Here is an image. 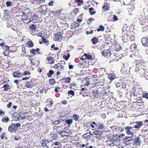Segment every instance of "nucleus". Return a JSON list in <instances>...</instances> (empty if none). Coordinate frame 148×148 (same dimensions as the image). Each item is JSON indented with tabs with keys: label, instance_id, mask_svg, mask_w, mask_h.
<instances>
[{
	"label": "nucleus",
	"instance_id": "nucleus-1",
	"mask_svg": "<svg viewBox=\"0 0 148 148\" xmlns=\"http://www.w3.org/2000/svg\"><path fill=\"white\" fill-rule=\"evenodd\" d=\"M27 17L29 18L27 19H30V22L31 20H36L38 17V15L35 14L32 10H30L27 13Z\"/></svg>",
	"mask_w": 148,
	"mask_h": 148
},
{
	"label": "nucleus",
	"instance_id": "nucleus-2",
	"mask_svg": "<svg viewBox=\"0 0 148 148\" xmlns=\"http://www.w3.org/2000/svg\"><path fill=\"white\" fill-rule=\"evenodd\" d=\"M21 125L19 123L13 124L9 127L8 130L9 132H13L18 129V127H20Z\"/></svg>",
	"mask_w": 148,
	"mask_h": 148
},
{
	"label": "nucleus",
	"instance_id": "nucleus-3",
	"mask_svg": "<svg viewBox=\"0 0 148 148\" xmlns=\"http://www.w3.org/2000/svg\"><path fill=\"white\" fill-rule=\"evenodd\" d=\"M131 124L134 125L133 128L138 130L140 129L141 127L143 125V123L141 121H137L135 122L133 121L130 123V124Z\"/></svg>",
	"mask_w": 148,
	"mask_h": 148
},
{
	"label": "nucleus",
	"instance_id": "nucleus-4",
	"mask_svg": "<svg viewBox=\"0 0 148 148\" xmlns=\"http://www.w3.org/2000/svg\"><path fill=\"white\" fill-rule=\"evenodd\" d=\"M54 35L55 37L54 39L55 40L61 41L62 40L63 36L60 32L55 33Z\"/></svg>",
	"mask_w": 148,
	"mask_h": 148
},
{
	"label": "nucleus",
	"instance_id": "nucleus-5",
	"mask_svg": "<svg viewBox=\"0 0 148 148\" xmlns=\"http://www.w3.org/2000/svg\"><path fill=\"white\" fill-rule=\"evenodd\" d=\"M133 128V127H132L131 126H128L125 127V128H124L127 134L128 135H133L134 134V132L132 131Z\"/></svg>",
	"mask_w": 148,
	"mask_h": 148
},
{
	"label": "nucleus",
	"instance_id": "nucleus-6",
	"mask_svg": "<svg viewBox=\"0 0 148 148\" xmlns=\"http://www.w3.org/2000/svg\"><path fill=\"white\" fill-rule=\"evenodd\" d=\"M135 61L137 62L136 65L140 67L144 66L146 65V63L142 59H140L135 60Z\"/></svg>",
	"mask_w": 148,
	"mask_h": 148
},
{
	"label": "nucleus",
	"instance_id": "nucleus-7",
	"mask_svg": "<svg viewBox=\"0 0 148 148\" xmlns=\"http://www.w3.org/2000/svg\"><path fill=\"white\" fill-rule=\"evenodd\" d=\"M102 55L105 57H107V58H110L111 54V53L110 49H107L105 50H103L102 52Z\"/></svg>",
	"mask_w": 148,
	"mask_h": 148
},
{
	"label": "nucleus",
	"instance_id": "nucleus-8",
	"mask_svg": "<svg viewBox=\"0 0 148 148\" xmlns=\"http://www.w3.org/2000/svg\"><path fill=\"white\" fill-rule=\"evenodd\" d=\"M100 89V88H99L96 90H93L92 91V94L93 96L95 97H98L99 96L101 92L99 90Z\"/></svg>",
	"mask_w": 148,
	"mask_h": 148
},
{
	"label": "nucleus",
	"instance_id": "nucleus-9",
	"mask_svg": "<svg viewBox=\"0 0 148 148\" xmlns=\"http://www.w3.org/2000/svg\"><path fill=\"white\" fill-rule=\"evenodd\" d=\"M141 42L143 45L145 47H148V38H142L141 39Z\"/></svg>",
	"mask_w": 148,
	"mask_h": 148
},
{
	"label": "nucleus",
	"instance_id": "nucleus-10",
	"mask_svg": "<svg viewBox=\"0 0 148 148\" xmlns=\"http://www.w3.org/2000/svg\"><path fill=\"white\" fill-rule=\"evenodd\" d=\"M85 56L86 58V60H87L88 61L89 64H92V63H90V61L92 62V61L94 60V58H92V56L91 55H90L89 53L88 54H85Z\"/></svg>",
	"mask_w": 148,
	"mask_h": 148
},
{
	"label": "nucleus",
	"instance_id": "nucleus-11",
	"mask_svg": "<svg viewBox=\"0 0 148 148\" xmlns=\"http://www.w3.org/2000/svg\"><path fill=\"white\" fill-rule=\"evenodd\" d=\"M112 140L113 142V145L114 147H117L119 145V143L118 142L119 141L118 138L116 136H114L112 138Z\"/></svg>",
	"mask_w": 148,
	"mask_h": 148
},
{
	"label": "nucleus",
	"instance_id": "nucleus-12",
	"mask_svg": "<svg viewBox=\"0 0 148 148\" xmlns=\"http://www.w3.org/2000/svg\"><path fill=\"white\" fill-rule=\"evenodd\" d=\"M89 80L88 78L86 77L82 80V85H81V87H83L85 85L86 86H87L89 84Z\"/></svg>",
	"mask_w": 148,
	"mask_h": 148
},
{
	"label": "nucleus",
	"instance_id": "nucleus-13",
	"mask_svg": "<svg viewBox=\"0 0 148 148\" xmlns=\"http://www.w3.org/2000/svg\"><path fill=\"white\" fill-rule=\"evenodd\" d=\"M109 4L107 2H105L102 7L103 11H107L110 10V6Z\"/></svg>",
	"mask_w": 148,
	"mask_h": 148
},
{
	"label": "nucleus",
	"instance_id": "nucleus-14",
	"mask_svg": "<svg viewBox=\"0 0 148 148\" xmlns=\"http://www.w3.org/2000/svg\"><path fill=\"white\" fill-rule=\"evenodd\" d=\"M40 8V12L43 14L45 15L46 13V5H41Z\"/></svg>",
	"mask_w": 148,
	"mask_h": 148
},
{
	"label": "nucleus",
	"instance_id": "nucleus-15",
	"mask_svg": "<svg viewBox=\"0 0 148 148\" xmlns=\"http://www.w3.org/2000/svg\"><path fill=\"white\" fill-rule=\"evenodd\" d=\"M103 75H93L92 77L94 78V81L101 80L103 77Z\"/></svg>",
	"mask_w": 148,
	"mask_h": 148
},
{
	"label": "nucleus",
	"instance_id": "nucleus-16",
	"mask_svg": "<svg viewBox=\"0 0 148 148\" xmlns=\"http://www.w3.org/2000/svg\"><path fill=\"white\" fill-rule=\"evenodd\" d=\"M58 134L62 137L64 138H66V136L68 137L69 134L65 130H63L60 132H58Z\"/></svg>",
	"mask_w": 148,
	"mask_h": 148
},
{
	"label": "nucleus",
	"instance_id": "nucleus-17",
	"mask_svg": "<svg viewBox=\"0 0 148 148\" xmlns=\"http://www.w3.org/2000/svg\"><path fill=\"white\" fill-rule=\"evenodd\" d=\"M140 140L139 137H137L133 140V144L137 146L140 145Z\"/></svg>",
	"mask_w": 148,
	"mask_h": 148
},
{
	"label": "nucleus",
	"instance_id": "nucleus-18",
	"mask_svg": "<svg viewBox=\"0 0 148 148\" xmlns=\"http://www.w3.org/2000/svg\"><path fill=\"white\" fill-rule=\"evenodd\" d=\"M54 68L58 70L59 71H61L63 69V66L60 63H58L57 64H56L55 65Z\"/></svg>",
	"mask_w": 148,
	"mask_h": 148
},
{
	"label": "nucleus",
	"instance_id": "nucleus-19",
	"mask_svg": "<svg viewBox=\"0 0 148 148\" xmlns=\"http://www.w3.org/2000/svg\"><path fill=\"white\" fill-rule=\"evenodd\" d=\"M30 61L31 63L34 65H38L40 63V61L36 58L31 59Z\"/></svg>",
	"mask_w": 148,
	"mask_h": 148
},
{
	"label": "nucleus",
	"instance_id": "nucleus-20",
	"mask_svg": "<svg viewBox=\"0 0 148 148\" xmlns=\"http://www.w3.org/2000/svg\"><path fill=\"white\" fill-rule=\"evenodd\" d=\"M137 94L135 90H132L130 92V96L131 98H133L135 99H137L136 97L137 96Z\"/></svg>",
	"mask_w": 148,
	"mask_h": 148
},
{
	"label": "nucleus",
	"instance_id": "nucleus-21",
	"mask_svg": "<svg viewBox=\"0 0 148 148\" xmlns=\"http://www.w3.org/2000/svg\"><path fill=\"white\" fill-rule=\"evenodd\" d=\"M123 35L122 36V39L124 42H126L128 40V38L129 37V34L128 33H123Z\"/></svg>",
	"mask_w": 148,
	"mask_h": 148
},
{
	"label": "nucleus",
	"instance_id": "nucleus-22",
	"mask_svg": "<svg viewBox=\"0 0 148 148\" xmlns=\"http://www.w3.org/2000/svg\"><path fill=\"white\" fill-rule=\"evenodd\" d=\"M47 148H50L54 145V142L53 140H50L49 141L47 140Z\"/></svg>",
	"mask_w": 148,
	"mask_h": 148
},
{
	"label": "nucleus",
	"instance_id": "nucleus-23",
	"mask_svg": "<svg viewBox=\"0 0 148 148\" xmlns=\"http://www.w3.org/2000/svg\"><path fill=\"white\" fill-rule=\"evenodd\" d=\"M101 132L99 130H96L94 131V133L95 135L97 136L96 137L97 138H100L101 137Z\"/></svg>",
	"mask_w": 148,
	"mask_h": 148
},
{
	"label": "nucleus",
	"instance_id": "nucleus-24",
	"mask_svg": "<svg viewBox=\"0 0 148 148\" xmlns=\"http://www.w3.org/2000/svg\"><path fill=\"white\" fill-rule=\"evenodd\" d=\"M33 84V82L32 81L26 82L25 83V86L28 88H31Z\"/></svg>",
	"mask_w": 148,
	"mask_h": 148
},
{
	"label": "nucleus",
	"instance_id": "nucleus-25",
	"mask_svg": "<svg viewBox=\"0 0 148 148\" xmlns=\"http://www.w3.org/2000/svg\"><path fill=\"white\" fill-rule=\"evenodd\" d=\"M2 88H4V91H8L11 88V87L9 85L7 84L4 85Z\"/></svg>",
	"mask_w": 148,
	"mask_h": 148
},
{
	"label": "nucleus",
	"instance_id": "nucleus-26",
	"mask_svg": "<svg viewBox=\"0 0 148 148\" xmlns=\"http://www.w3.org/2000/svg\"><path fill=\"white\" fill-rule=\"evenodd\" d=\"M30 2L31 4L34 6H36L40 4V3L38 2L37 0H31Z\"/></svg>",
	"mask_w": 148,
	"mask_h": 148
},
{
	"label": "nucleus",
	"instance_id": "nucleus-27",
	"mask_svg": "<svg viewBox=\"0 0 148 148\" xmlns=\"http://www.w3.org/2000/svg\"><path fill=\"white\" fill-rule=\"evenodd\" d=\"M47 60H48V63L50 64H53L54 63V59L51 57L47 58Z\"/></svg>",
	"mask_w": 148,
	"mask_h": 148
},
{
	"label": "nucleus",
	"instance_id": "nucleus-28",
	"mask_svg": "<svg viewBox=\"0 0 148 148\" xmlns=\"http://www.w3.org/2000/svg\"><path fill=\"white\" fill-rule=\"evenodd\" d=\"M91 41L93 44H95L99 42V39L97 38L94 37L91 39Z\"/></svg>",
	"mask_w": 148,
	"mask_h": 148
},
{
	"label": "nucleus",
	"instance_id": "nucleus-29",
	"mask_svg": "<svg viewBox=\"0 0 148 148\" xmlns=\"http://www.w3.org/2000/svg\"><path fill=\"white\" fill-rule=\"evenodd\" d=\"M28 45L27 47H32L34 46V44L32 40H30L28 41L26 45Z\"/></svg>",
	"mask_w": 148,
	"mask_h": 148
},
{
	"label": "nucleus",
	"instance_id": "nucleus-30",
	"mask_svg": "<svg viewBox=\"0 0 148 148\" xmlns=\"http://www.w3.org/2000/svg\"><path fill=\"white\" fill-rule=\"evenodd\" d=\"M114 49L117 52H118L121 49V47L119 45L116 44L114 46Z\"/></svg>",
	"mask_w": 148,
	"mask_h": 148
},
{
	"label": "nucleus",
	"instance_id": "nucleus-31",
	"mask_svg": "<svg viewBox=\"0 0 148 148\" xmlns=\"http://www.w3.org/2000/svg\"><path fill=\"white\" fill-rule=\"evenodd\" d=\"M115 75H108V77L111 81H112L117 78Z\"/></svg>",
	"mask_w": 148,
	"mask_h": 148
},
{
	"label": "nucleus",
	"instance_id": "nucleus-32",
	"mask_svg": "<svg viewBox=\"0 0 148 148\" xmlns=\"http://www.w3.org/2000/svg\"><path fill=\"white\" fill-rule=\"evenodd\" d=\"M99 73L100 74H108L107 73H106V70L104 68H101L99 69Z\"/></svg>",
	"mask_w": 148,
	"mask_h": 148
},
{
	"label": "nucleus",
	"instance_id": "nucleus-33",
	"mask_svg": "<svg viewBox=\"0 0 148 148\" xmlns=\"http://www.w3.org/2000/svg\"><path fill=\"white\" fill-rule=\"evenodd\" d=\"M9 121V118L7 116H5V117H4L2 119V121L3 122L7 123Z\"/></svg>",
	"mask_w": 148,
	"mask_h": 148
},
{
	"label": "nucleus",
	"instance_id": "nucleus-34",
	"mask_svg": "<svg viewBox=\"0 0 148 148\" xmlns=\"http://www.w3.org/2000/svg\"><path fill=\"white\" fill-rule=\"evenodd\" d=\"M148 24V19L146 18H144L142 21L141 24L143 25H146Z\"/></svg>",
	"mask_w": 148,
	"mask_h": 148
},
{
	"label": "nucleus",
	"instance_id": "nucleus-35",
	"mask_svg": "<svg viewBox=\"0 0 148 148\" xmlns=\"http://www.w3.org/2000/svg\"><path fill=\"white\" fill-rule=\"evenodd\" d=\"M47 103L48 106H51L53 104V101L51 99H49L47 100Z\"/></svg>",
	"mask_w": 148,
	"mask_h": 148
},
{
	"label": "nucleus",
	"instance_id": "nucleus-36",
	"mask_svg": "<svg viewBox=\"0 0 148 148\" xmlns=\"http://www.w3.org/2000/svg\"><path fill=\"white\" fill-rule=\"evenodd\" d=\"M127 26L126 25L124 26L123 27V33H128V31L127 29Z\"/></svg>",
	"mask_w": 148,
	"mask_h": 148
},
{
	"label": "nucleus",
	"instance_id": "nucleus-37",
	"mask_svg": "<svg viewBox=\"0 0 148 148\" xmlns=\"http://www.w3.org/2000/svg\"><path fill=\"white\" fill-rule=\"evenodd\" d=\"M29 28L32 30H36V29L37 28V27L34 24H32L30 25Z\"/></svg>",
	"mask_w": 148,
	"mask_h": 148
},
{
	"label": "nucleus",
	"instance_id": "nucleus-38",
	"mask_svg": "<svg viewBox=\"0 0 148 148\" xmlns=\"http://www.w3.org/2000/svg\"><path fill=\"white\" fill-rule=\"evenodd\" d=\"M88 9L89 10V12H90V15H93L96 12L95 11H93L92 12V10H94V8H89Z\"/></svg>",
	"mask_w": 148,
	"mask_h": 148
},
{
	"label": "nucleus",
	"instance_id": "nucleus-39",
	"mask_svg": "<svg viewBox=\"0 0 148 148\" xmlns=\"http://www.w3.org/2000/svg\"><path fill=\"white\" fill-rule=\"evenodd\" d=\"M104 127V125L103 124L100 125L99 127L97 128V130H99L101 132H103Z\"/></svg>",
	"mask_w": 148,
	"mask_h": 148
},
{
	"label": "nucleus",
	"instance_id": "nucleus-40",
	"mask_svg": "<svg viewBox=\"0 0 148 148\" xmlns=\"http://www.w3.org/2000/svg\"><path fill=\"white\" fill-rule=\"evenodd\" d=\"M49 82V84L51 85L54 84L56 83L55 79L53 78L50 79Z\"/></svg>",
	"mask_w": 148,
	"mask_h": 148
},
{
	"label": "nucleus",
	"instance_id": "nucleus-41",
	"mask_svg": "<svg viewBox=\"0 0 148 148\" xmlns=\"http://www.w3.org/2000/svg\"><path fill=\"white\" fill-rule=\"evenodd\" d=\"M66 124L70 125L73 123V120L71 119H67L66 121Z\"/></svg>",
	"mask_w": 148,
	"mask_h": 148
},
{
	"label": "nucleus",
	"instance_id": "nucleus-42",
	"mask_svg": "<svg viewBox=\"0 0 148 148\" xmlns=\"http://www.w3.org/2000/svg\"><path fill=\"white\" fill-rule=\"evenodd\" d=\"M104 27L103 26L100 25L99 26V28L97 29V31L98 32H99L100 31H103L104 30Z\"/></svg>",
	"mask_w": 148,
	"mask_h": 148
},
{
	"label": "nucleus",
	"instance_id": "nucleus-43",
	"mask_svg": "<svg viewBox=\"0 0 148 148\" xmlns=\"http://www.w3.org/2000/svg\"><path fill=\"white\" fill-rule=\"evenodd\" d=\"M121 72L123 74L125 73V74H127L128 73H126L127 70L125 68H122V69L121 70Z\"/></svg>",
	"mask_w": 148,
	"mask_h": 148
},
{
	"label": "nucleus",
	"instance_id": "nucleus-44",
	"mask_svg": "<svg viewBox=\"0 0 148 148\" xmlns=\"http://www.w3.org/2000/svg\"><path fill=\"white\" fill-rule=\"evenodd\" d=\"M142 97L145 98L147 99H148V92L143 93L142 94Z\"/></svg>",
	"mask_w": 148,
	"mask_h": 148
},
{
	"label": "nucleus",
	"instance_id": "nucleus-45",
	"mask_svg": "<svg viewBox=\"0 0 148 148\" xmlns=\"http://www.w3.org/2000/svg\"><path fill=\"white\" fill-rule=\"evenodd\" d=\"M107 145L108 146H113L112 140L108 141Z\"/></svg>",
	"mask_w": 148,
	"mask_h": 148
},
{
	"label": "nucleus",
	"instance_id": "nucleus-46",
	"mask_svg": "<svg viewBox=\"0 0 148 148\" xmlns=\"http://www.w3.org/2000/svg\"><path fill=\"white\" fill-rule=\"evenodd\" d=\"M5 56H8L10 53V51L9 50H5V51L3 53Z\"/></svg>",
	"mask_w": 148,
	"mask_h": 148
},
{
	"label": "nucleus",
	"instance_id": "nucleus-47",
	"mask_svg": "<svg viewBox=\"0 0 148 148\" xmlns=\"http://www.w3.org/2000/svg\"><path fill=\"white\" fill-rule=\"evenodd\" d=\"M54 13L55 15L59 16L61 13V11L60 10L55 11H54Z\"/></svg>",
	"mask_w": 148,
	"mask_h": 148
},
{
	"label": "nucleus",
	"instance_id": "nucleus-48",
	"mask_svg": "<svg viewBox=\"0 0 148 148\" xmlns=\"http://www.w3.org/2000/svg\"><path fill=\"white\" fill-rule=\"evenodd\" d=\"M90 137V134L89 133H87L84 134L83 136V137L84 138H89Z\"/></svg>",
	"mask_w": 148,
	"mask_h": 148
},
{
	"label": "nucleus",
	"instance_id": "nucleus-49",
	"mask_svg": "<svg viewBox=\"0 0 148 148\" xmlns=\"http://www.w3.org/2000/svg\"><path fill=\"white\" fill-rule=\"evenodd\" d=\"M79 23L75 22L73 24V28H75L77 27H79Z\"/></svg>",
	"mask_w": 148,
	"mask_h": 148
},
{
	"label": "nucleus",
	"instance_id": "nucleus-50",
	"mask_svg": "<svg viewBox=\"0 0 148 148\" xmlns=\"http://www.w3.org/2000/svg\"><path fill=\"white\" fill-rule=\"evenodd\" d=\"M60 120H58L57 121H56L53 123L55 125H57L60 123Z\"/></svg>",
	"mask_w": 148,
	"mask_h": 148
},
{
	"label": "nucleus",
	"instance_id": "nucleus-51",
	"mask_svg": "<svg viewBox=\"0 0 148 148\" xmlns=\"http://www.w3.org/2000/svg\"><path fill=\"white\" fill-rule=\"evenodd\" d=\"M6 5L7 7H9L12 5V3L10 1H7L6 2Z\"/></svg>",
	"mask_w": 148,
	"mask_h": 148
},
{
	"label": "nucleus",
	"instance_id": "nucleus-52",
	"mask_svg": "<svg viewBox=\"0 0 148 148\" xmlns=\"http://www.w3.org/2000/svg\"><path fill=\"white\" fill-rule=\"evenodd\" d=\"M68 94L69 95H71L72 96L74 95V91L73 90H70L68 92Z\"/></svg>",
	"mask_w": 148,
	"mask_h": 148
},
{
	"label": "nucleus",
	"instance_id": "nucleus-53",
	"mask_svg": "<svg viewBox=\"0 0 148 148\" xmlns=\"http://www.w3.org/2000/svg\"><path fill=\"white\" fill-rule=\"evenodd\" d=\"M73 118H75L74 119H75V121H77L79 118V116L75 114H73Z\"/></svg>",
	"mask_w": 148,
	"mask_h": 148
},
{
	"label": "nucleus",
	"instance_id": "nucleus-54",
	"mask_svg": "<svg viewBox=\"0 0 148 148\" xmlns=\"http://www.w3.org/2000/svg\"><path fill=\"white\" fill-rule=\"evenodd\" d=\"M13 76L14 77L21 78L22 77V75H13Z\"/></svg>",
	"mask_w": 148,
	"mask_h": 148
},
{
	"label": "nucleus",
	"instance_id": "nucleus-55",
	"mask_svg": "<svg viewBox=\"0 0 148 148\" xmlns=\"http://www.w3.org/2000/svg\"><path fill=\"white\" fill-rule=\"evenodd\" d=\"M76 2L78 3L77 5L78 6L80 5V3H83V1L82 0H76Z\"/></svg>",
	"mask_w": 148,
	"mask_h": 148
},
{
	"label": "nucleus",
	"instance_id": "nucleus-56",
	"mask_svg": "<svg viewBox=\"0 0 148 148\" xmlns=\"http://www.w3.org/2000/svg\"><path fill=\"white\" fill-rule=\"evenodd\" d=\"M61 88L59 86H56L55 87V88L54 90V91L56 92H58L59 91L58 89H60Z\"/></svg>",
	"mask_w": 148,
	"mask_h": 148
},
{
	"label": "nucleus",
	"instance_id": "nucleus-57",
	"mask_svg": "<svg viewBox=\"0 0 148 148\" xmlns=\"http://www.w3.org/2000/svg\"><path fill=\"white\" fill-rule=\"evenodd\" d=\"M131 47L133 48V49H136L137 48L136 45L135 43H134L132 45Z\"/></svg>",
	"mask_w": 148,
	"mask_h": 148
},
{
	"label": "nucleus",
	"instance_id": "nucleus-58",
	"mask_svg": "<svg viewBox=\"0 0 148 148\" xmlns=\"http://www.w3.org/2000/svg\"><path fill=\"white\" fill-rule=\"evenodd\" d=\"M135 40V36L133 35H132L130 36V40L131 41H134Z\"/></svg>",
	"mask_w": 148,
	"mask_h": 148
},
{
	"label": "nucleus",
	"instance_id": "nucleus-59",
	"mask_svg": "<svg viewBox=\"0 0 148 148\" xmlns=\"http://www.w3.org/2000/svg\"><path fill=\"white\" fill-rule=\"evenodd\" d=\"M30 53H32L33 54H36V51H35V50L34 49H32L30 50Z\"/></svg>",
	"mask_w": 148,
	"mask_h": 148
},
{
	"label": "nucleus",
	"instance_id": "nucleus-60",
	"mask_svg": "<svg viewBox=\"0 0 148 148\" xmlns=\"http://www.w3.org/2000/svg\"><path fill=\"white\" fill-rule=\"evenodd\" d=\"M93 30H91L90 32L87 31H86L85 33L86 34L88 35L90 34H92L93 32Z\"/></svg>",
	"mask_w": 148,
	"mask_h": 148
},
{
	"label": "nucleus",
	"instance_id": "nucleus-61",
	"mask_svg": "<svg viewBox=\"0 0 148 148\" xmlns=\"http://www.w3.org/2000/svg\"><path fill=\"white\" fill-rule=\"evenodd\" d=\"M44 36L45 35L42 37V41L44 43H46V39L44 37Z\"/></svg>",
	"mask_w": 148,
	"mask_h": 148
},
{
	"label": "nucleus",
	"instance_id": "nucleus-62",
	"mask_svg": "<svg viewBox=\"0 0 148 148\" xmlns=\"http://www.w3.org/2000/svg\"><path fill=\"white\" fill-rule=\"evenodd\" d=\"M128 64L127 62H125L123 64V67L124 68H126L127 66H128Z\"/></svg>",
	"mask_w": 148,
	"mask_h": 148
},
{
	"label": "nucleus",
	"instance_id": "nucleus-63",
	"mask_svg": "<svg viewBox=\"0 0 148 148\" xmlns=\"http://www.w3.org/2000/svg\"><path fill=\"white\" fill-rule=\"evenodd\" d=\"M113 21H116L118 20L117 16L116 15H114L113 17Z\"/></svg>",
	"mask_w": 148,
	"mask_h": 148
},
{
	"label": "nucleus",
	"instance_id": "nucleus-64",
	"mask_svg": "<svg viewBox=\"0 0 148 148\" xmlns=\"http://www.w3.org/2000/svg\"><path fill=\"white\" fill-rule=\"evenodd\" d=\"M6 135V133L5 132H3L1 134V138L2 139H3L5 137V136Z\"/></svg>",
	"mask_w": 148,
	"mask_h": 148
}]
</instances>
